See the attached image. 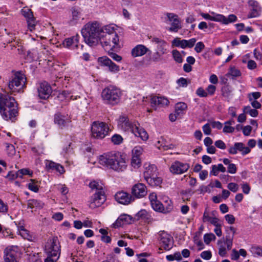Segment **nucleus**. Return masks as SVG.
Listing matches in <instances>:
<instances>
[{"mask_svg": "<svg viewBox=\"0 0 262 262\" xmlns=\"http://www.w3.org/2000/svg\"><path fill=\"white\" fill-rule=\"evenodd\" d=\"M99 163L106 167L117 172H122L127 167L125 156L117 151L104 153L99 157Z\"/></svg>", "mask_w": 262, "mask_h": 262, "instance_id": "1", "label": "nucleus"}, {"mask_svg": "<svg viewBox=\"0 0 262 262\" xmlns=\"http://www.w3.org/2000/svg\"><path fill=\"white\" fill-rule=\"evenodd\" d=\"M44 252L47 255L45 262H56L59 259L61 253V245L56 236L49 238L45 243Z\"/></svg>", "mask_w": 262, "mask_h": 262, "instance_id": "2", "label": "nucleus"}, {"mask_svg": "<svg viewBox=\"0 0 262 262\" xmlns=\"http://www.w3.org/2000/svg\"><path fill=\"white\" fill-rule=\"evenodd\" d=\"M84 41L90 46L96 45L100 41L101 29L97 23H88L81 30Z\"/></svg>", "mask_w": 262, "mask_h": 262, "instance_id": "3", "label": "nucleus"}, {"mask_svg": "<svg viewBox=\"0 0 262 262\" xmlns=\"http://www.w3.org/2000/svg\"><path fill=\"white\" fill-rule=\"evenodd\" d=\"M122 95V91L119 88L111 85L102 90L101 97L106 104L115 105L119 103Z\"/></svg>", "mask_w": 262, "mask_h": 262, "instance_id": "4", "label": "nucleus"}, {"mask_svg": "<svg viewBox=\"0 0 262 262\" xmlns=\"http://www.w3.org/2000/svg\"><path fill=\"white\" fill-rule=\"evenodd\" d=\"M27 78L20 71L14 72L9 79L8 87L12 93H19L26 88Z\"/></svg>", "mask_w": 262, "mask_h": 262, "instance_id": "5", "label": "nucleus"}, {"mask_svg": "<svg viewBox=\"0 0 262 262\" xmlns=\"http://www.w3.org/2000/svg\"><path fill=\"white\" fill-rule=\"evenodd\" d=\"M100 42L103 49L108 52L120 48L122 46L118 34H102Z\"/></svg>", "mask_w": 262, "mask_h": 262, "instance_id": "6", "label": "nucleus"}, {"mask_svg": "<svg viewBox=\"0 0 262 262\" xmlns=\"http://www.w3.org/2000/svg\"><path fill=\"white\" fill-rule=\"evenodd\" d=\"M109 127L103 122L94 121L91 125L92 136L95 139H102L108 134Z\"/></svg>", "mask_w": 262, "mask_h": 262, "instance_id": "7", "label": "nucleus"}, {"mask_svg": "<svg viewBox=\"0 0 262 262\" xmlns=\"http://www.w3.org/2000/svg\"><path fill=\"white\" fill-rule=\"evenodd\" d=\"M22 252L17 246H12L7 247L4 251L5 262H17Z\"/></svg>", "mask_w": 262, "mask_h": 262, "instance_id": "8", "label": "nucleus"}, {"mask_svg": "<svg viewBox=\"0 0 262 262\" xmlns=\"http://www.w3.org/2000/svg\"><path fill=\"white\" fill-rule=\"evenodd\" d=\"M106 200L104 190L95 192L90 200L89 206L92 209H95L101 206Z\"/></svg>", "mask_w": 262, "mask_h": 262, "instance_id": "9", "label": "nucleus"}, {"mask_svg": "<svg viewBox=\"0 0 262 262\" xmlns=\"http://www.w3.org/2000/svg\"><path fill=\"white\" fill-rule=\"evenodd\" d=\"M135 223L133 217L126 214L120 215L116 222L112 224V227L114 228H123L125 225Z\"/></svg>", "mask_w": 262, "mask_h": 262, "instance_id": "10", "label": "nucleus"}, {"mask_svg": "<svg viewBox=\"0 0 262 262\" xmlns=\"http://www.w3.org/2000/svg\"><path fill=\"white\" fill-rule=\"evenodd\" d=\"M166 16L167 21L171 24V27L168 29L169 31L177 32L179 29H181V21L177 14L167 13Z\"/></svg>", "mask_w": 262, "mask_h": 262, "instance_id": "11", "label": "nucleus"}, {"mask_svg": "<svg viewBox=\"0 0 262 262\" xmlns=\"http://www.w3.org/2000/svg\"><path fill=\"white\" fill-rule=\"evenodd\" d=\"M131 193L134 199L142 198L147 193V188L143 183H137L132 187Z\"/></svg>", "mask_w": 262, "mask_h": 262, "instance_id": "12", "label": "nucleus"}, {"mask_svg": "<svg viewBox=\"0 0 262 262\" xmlns=\"http://www.w3.org/2000/svg\"><path fill=\"white\" fill-rule=\"evenodd\" d=\"M189 168L188 164L176 161L170 166L169 170L173 174H181L186 172Z\"/></svg>", "mask_w": 262, "mask_h": 262, "instance_id": "13", "label": "nucleus"}, {"mask_svg": "<svg viewBox=\"0 0 262 262\" xmlns=\"http://www.w3.org/2000/svg\"><path fill=\"white\" fill-rule=\"evenodd\" d=\"M151 41L157 45V52L164 55L168 53V44L165 40L157 37H151Z\"/></svg>", "mask_w": 262, "mask_h": 262, "instance_id": "14", "label": "nucleus"}, {"mask_svg": "<svg viewBox=\"0 0 262 262\" xmlns=\"http://www.w3.org/2000/svg\"><path fill=\"white\" fill-rule=\"evenodd\" d=\"M0 113L4 119L6 120H10L12 121H13V120L16 116L18 112L14 104L13 106H10L6 107V108L0 110Z\"/></svg>", "mask_w": 262, "mask_h": 262, "instance_id": "15", "label": "nucleus"}, {"mask_svg": "<svg viewBox=\"0 0 262 262\" xmlns=\"http://www.w3.org/2000/svg\"><path fill=\"white\" fill-rule=\"evenodd\" d=\"M98 62L100 66L108 67L109 71L111 72L115 73L119 71V67L106 56L99 57L98 59Z\"/></svg>", "mask_w": 262, "mask_h": 262, "instance_id": "16", "label": "nucleus"}, {"mask_svg": "<svg viewBox=\"0 0 262 262\" xmlns=\"http://www.w3.org/2000/svg\"><path fill=\"white\" fill-rule=\"evenodd\" d=\"M71 122V118L68 115L58 113L54 115V122L61 128L67 126Z\"/></svg>", "mask_w": 262, "mask_h": 262, "instance_id": "17", "label": "nucleus"}, {"mask_svg": "<svg viewBox=\"0 0 262 262\" xmlns=\"http://www.w3.org/2000/svg\"><path fill=\"white\" fill-rule=\"evenodd\" d=\"M21 14L27 19L28 29L32 31L35 29L36 21L31 10L24 8L21 10Z\"/></svg>", "mask_w": 262, "mask_h": 262, "instance_id": "18", "label": "nucleus"}, {"mask_svg": "<svg viewBox=\"0 0 262 262\" xmlns=\"http://www.w3.org/2000/svg\"><path fill=\"white\" fill-rule=\"evenodd\" d=\"M52 92L51 86L46 82H41L38 88V96L41 99H46Z\"/></svg>", "mask_w": 262, "mask_h": 262, "instance_id": "19", "label": "nucleus"}, {"mask_svg": "<svg viewBox=\"0 0 262 262\" xmlns=\"http://www.w3.org/2000/svg\"><path fill=\"white\" fill-rule=\"evenodd\" d=\"M118 125L120 128L124 131L130 132L133 133V129L137 126L136 124H132L128 119L124 116H120L118 119Z\"/></svg>", "mask_w": 262, "mask_h": 262, "instance_id": "20", "label": "nucleus"}, {"mask_svg": "<svg viewBox=\"0 0 262 262\" xmlns=\"http://www.w3.org/2000/svg\"><path fill=\"white\" fill-rule=\"evenodd\" d=\"M160 241L163 245L164 249L165 250H168L171 248L172 242V237L171 235L168 234L164 230H161L159 232Z\"/></svg>", "mask_w": 262, "mask_h": 262, "instance_id": "21", "label": "nucleus"}, {"mask_svg": "<svg viewBox=\"0 0 262 262\" xmlns=\"http://www.w3.org/2000/svg\"><path fill=\"white\" fill-rule=\"evenodd\" d=\"M115 199L119 203L127 205L134 201V198L129 194L124 191L118 192L115 194Z\"/></svg>", "mask_w": 262, "mask_h": 262, "instance_id": "22", "label": "nucleus"}, {"mask_svg": "<svg viewBox=\"0 0 262 262\" xmlns=\"http://www.w3.org/2000/svg\"><path fill=\"white\" fill-rule=\"evenodd\" d=\"M15 102L14 98L9 95L0 94V110L13 106Z\"/></svg>", "mask_w": 262, "mask_h": 262, "instance_id": "23", "label": "nucleus"}, {"mask_svg": "<svg viewBox=\"0 0 262 262\" xmlns=\"http://www.w3.org/2000/svg\"><path fill=\"white\" fill-rule=\"evenodd\" d=\"M169 103L168 99L164 97L153 96L150 98V104L152 107L167 106Z\"/></svg>", "mask_w": 262, "mask_h": 262, "instance_id": "24", "label": "nucleus"}, {"mask_svg": "<svg viewBox=\"0 0 262 262\" xmlns=\"http://www.w3.org/2000/svg\"><path fill=\"white\" fill-rule=\"evenodd\" d=\"M249 5L251 7V12L248 15V18H253L258 16L261 12V8L258 3L254 0L249 1Z\"/></svg>", "mask_w": 262, "mask_h": 262, "instance_id": "25", "label": "nucleus"}, {"mask_svg": "<svg viewBox=\"0 0 262 262\" xmlns=\"http://www.w3.org/2000/svg\"><path fill=\"white\" fill-rule=\"evenodd\" d=\"M144 177L146 181L153 176H156L157 167L155 165L146 163L144 165Z\"/></svg>", "mask_w": 262, "mask_h": 262, "instance_id": "26", "label": "nucleus"}, {"mask_svg": "<svg viewBox=\"0 0 262 262\" xmlns=\"http://www.w3.org/2000/svg\"><path fill=\"white\" fill-rule=\"evenodd\" d=\"M79 36L78 35L66 38L63 41L64 47L75 49L78 48Z\"/></svg>", "mask_w": 262, "mask_h": 262, "instance_id": "27", "label": "nucleus"}, {"mask_svg": "<svg viewBox=\"0 0 262 262\" xmlns=\"http://www.w3.org/2000/svg\"><path fill=\"white\" fill-rule=\"evenodd\" d=\"M149 49L143 45H138L134 47L131 52L132 56L133 57H137L145 55Z\"/></svg>", "mask_w": 262, "mask_h": 262, "instance_id": "28", "label": "nucleus"}, {"mask_svg": "<svg viewBox=\"0 0 262 262\" xmlns=\"http://www.w3.org/2000/svg\"><path fill=\"white\" fill-rule=\"evenodd\" d=\"M74 227L77 229H80L83 227L84 228H97V227L94 226V223L88 219L84 220L83 222L75 221L74 222Z\"/></svg>", "mask_w": 262, "mask_h": 262, "instance_id": "29", "label": "nucleus"}, {"mask_svg": "<svg viewBox=\"0 0 262 262\" xmlns=\"http://www.w3.org/2000/svg\"><path fill=\"white\" fill-rule=\"evenodd\" d=\"M133 134L136 137H140L142 140L146 141L148 139V135L144 129L140 128L137 125L133 129Z\"/></svg>", "mask_w": 262, "mask_h": 262, "instance_id": "30", "label": "nucleus"}, {"mask_svg": "<svg viewBox=\"0 0 262 262\" xmlns=\"http://www.w3.org/2000/svg\"><path fill=\"white\" fill-rule=\"evenodd\" d=\"M46 168L49 170H55L60 174L65 172L64 167L61 165L51 161L47 162Z\"/></svg>", "mask_w": 262, "mask_h": 262, "instance_id": "31", "label": "nucleus"}, {"mask_svg": "<svg viewBox=\"0 0 262 262\" xmlns=\"http://www.w3.org/2000/svg\"><path fill=\"white\" fill-rule=\"evenodd\" d=\"M164 207L165 213L170 212L173 209V204L171 200L167 196L161 198Z\"/></svg>", "mask_w": 262, "mask_h": 262, "instance_id": "32", "label": "nucleus"}, {"mask_svg": "<svg viewBox=\"0 0 262 262\" xmlns=\"http://www.w3.org/2000/svg\"><path fill=\"white\" fill-rule=\"evenodd\" d=\"M156 145L158 148L163 150H167L173 148L172 144H167L166 141L162 137L157 141Z\"/></svg>", "mask_w": 262, "mask_h": 262, "instance_id": "33", "label": "nucleus"}, {"mask_svg": "<svg viewBox=\"0 0 262 262\" xmlns=\"http://www.w3.org/2000/svg\"><path fill=\"white\" fill-rule=\"evenodd\" d=\"M17 233L23 238L32 241L35 238V236L30 230H17Z\"/></svg>", "mask_w": 262, "mask_h": 262, "instance_id": "34", "label": "nucleus"}, {"mask_svg": "<svg viewBox=\"0 0 262 262\" xmlns=\"http://www.w3.org/2000/svg\"><path fill=\"white\" fill-rule=\"evenodd\" d=\"M116 26L114 24H110L103 26L101 29V33L103 34H117L116 32Z\"/></svg>", "mask_w": 262, "mask_h": 262, "instance_id": "35", "label": "nucleus"}, {"mask_svg": "<svg viewBox=\"0 0 262 262\" xmlns=\"http://www.w3.org/2000/svg\"><path fill=\"white\" fill-rule=\"evenodd\" d=\"M44 204L40 201L35 199L29 200L28 201V208L31 209H40L43 207Z\"/></svg>", "mask_w": 262, "mask_h": 262, "instance_id": "36", "label": "nucleus"}, {"mask_svg": "<svg viewBox=\"0 0 262 262\" xmlns=\"http://www.w3.org/2000/svg\"><path fill=\"white\" fill-rule=\"evenodd\" d=\"M234 235L233 230H226L225 244L228 250H230L232 248V240Z\"/></svg>", "mask_w": 262, "mask_h": 262, "instance_id": "37", "label": "nucleus"}, {"mask_svg": "<svg viewBox=\"0 0 262 262\" xmlns=\"http://www.w3.org/2000/svg\"><path fill=\"white\" fill-rule=\"evenodd\" d=\"M187 108V104L184 102L177 103L175 107V113L178 116H180L184 113Z\"/></svg>", "mask_w": 262, "mask_h": 262, "instance_id": "38", "label": "nucleus"}, {"mask_svg": "<svg viewBox=\"0 0 262 262\" xmlns=\"http://www.w3.org/2000/svg\"><path fill=\"white\" fill-rule=\"evenodd\" d=\"M89 187L92 190H95L96 192L104 190L103 184L100 182L92 181L89 184Z\"/></svg>", "mask_w": 262, "mask_h": 262, "instance_id": "39", "label": "nucleus"}, {"mask_svg": "<svg viewBox=\"0 0 262 262\" xmlns=\"http://www.w3.org/2000/svg\"><path fill=\"white\" fill-rule=\"evenodd\" d=\"M133 219H135V222L140 220L145 221L148 219L147 212L145 210H141L135 215Z\"/></svg>", "mask_w": 262, "mask_h": 262, "instance_id": "40", "label": "nucleus"}, {"mask_svg": "<svg viewBox=\"0 0 262 262\" xmlns=\"http://www.w3.org/2000/svg\"><path fill=\"white\" fill-rule=\"evenodd\" d=\"M236 148H237V151L241 152L243 155L248 154L251 151L249 147L245 146L244 144L241 142L236 143Z\"/></svg>", "mask_w": 262, "mask_h": 262, "instance_id": "41", "label": "nucleus"}, {"mask_svg": "<svg viewBox=\"0 0 262 262\" xmlns=\"http://www.w3.org/2000/svg\"><path fill=\"white\" fill-rule=\"evenodd\" d=\"M162 181L161 178L155 176H153L146 180V182L152 186H159L162 183Z\"/></svg>", "mask_w": 262, "mask_h": 262, "instance_id": "42", "label": "nucleus"}, {"mask_svg": "<svg viewBox=\"0 0 262 262\" xmlns=\"http://www.w3.org/2000/svg\"><path fill=\"white\" fill-rule=\"evenodd\" d=\"M24 250L26 255L29 256V260L31 261H33L34 257L39 255L37 253L33 252L32 248L30 247L24 248Z\"/></svg>", "mask_w": 262, "mask_h": 262, "instance_id": "43", "label": "nucleus"}, {"mask_svg": "<svg viewBox=\"0 0 262 262\" xmlns=\"http://www.w3.org/2000/svg\"><path fill=\"white\" fill-rule=\"evenodd\" d=\"M196 41V39L195 38H192L189 40L182 39V49L193 47Z\"/></svg>", "mask_w": 262, "mask_h": 262, "instance_id": "44", "label": "nucleus"}, {"mask_svg": "<svg viewBox=\"0 0 262 262\" xmlns=\"http://www.w3.org/2000/svg\"><path fill=\"white\" fill-rule=\"evenodd\" d=\"M151 205L153 209L155 211L165 213L163 204L160 201L157 200L154 203H152Z\"/></svg>", "mask_w": 262, "mask_h": 262, "instance_id": "45", "label": "nucleus"}, {"mask_svg": "<svg viewBox=\"0 0 262 262\" xmlns=\"http://www.w3.org/2000/svg\"><path fill=\"white\" fill-rule=\"evenodd\" d=\"M37 183V181L34 179H30V182L27 185L28 189L34 192H37L39 190Z\"/></svg>", "mask_w": 262, "mask_h": 262, "instance_id": "46", "label": "nucleus"}, {"mask_svg": "<svg viewBox=\"0 0 262 262\" xmlns=\"http://www.w3.org/2000/svg\"><path fill=\"white\" fill-rule=\"evenodd\" d=\"M241 75V73L239 70L235 68L234 67H231L229 69L228 73L227 74V76H231L232 78L239 77Z\"/></svg>", "mask_w": 262, "mask_h": 262, "instance_id": "47", "label": "nucleus"}, {"mask_svg": "<svg viewBox=\"0 0 262 262\" xmlns=\"http://www.w3.org/2000/svg\"><path fill=\"white\" fill-rule=\"evenodd\" d=\"M163 55L158 52H155L150 57V60L154 62H158L164 60Z\"/></svg>", "mask_w": 262, "mask_h": 262, "instance_id": "48", "label": "nucleus"}, {"mask_svg": "<svg viewBox=\"0 0 262 262\" xmlns=\"http://www.w3.org/2000/svg\"><path fill=\"white\" fill-rule=\"evenodd\" d=\"M172 55L176 62L179 63L183 62V58L181 53L177 50H173L172 51Z\"/></svg>", "mask_w": 262, "mask_h": 262, "instance_id": "49", "label": "nucleus"}, {"mask_svg": "<svg viewBox=\"0 0 262 262\" xmlns=\"http://www.w3.org/2000/svg\"><path fill=\"white\" fill-rule=\"evenodd\" d=\"M250 251L254 256H262V248L258 246H252Z\"/></svg>", "mask_w": 262, "mask_h": 262, "instance_id": "50", "label": "nucleus"}, {"mask_svg": "<svg viewBox=\"0 0 262 262\" xmlns=\"http://www.w3.org/2000/svg\"><path fill=\"white\" fill-rule=\"evenodd\" d=\"M143 149L142 147L137 146L135 147L132 150V156L140 158L143 153Z\"/></svg>", "mask_w": 262, "mask_h": 262, "instance_id": "51", "label": "nucleus"}, {"mask_svg": "<svg viewBox=\"0 0 262 262\" xmlns=\"http://www.w3.org/2000/svg\"><path fill=\"white\" fill-rule=\"evenodd\" d=\"M222 95L229 100L231 96V90L228 86H224L222 89Z\"/></svg>", "mask_w": 262, "mask_h": 262, "instance_id": "52", "label": "nucleus"}, {"mask_svg": "<svg viewBox=\"0 0 262 262\" xmlns=\"http://www.w3.org/2000/svg\"><path fill=\"white\" fill-rule=\"evenodd\" d=\"M100 232L102 234L101 239L106 243H110L111 242V238L110 236L107 235V230H99Z\"/></svg>", "mask_w": 262, "mask_h": 262, "instance_id": "53", "label": "nucleus"}, {"mask_svg": "<svg viewBox=\"0 0 262 262\" xmlns=\"http://www.w3.org/2000/svg\"><path fill=\"white\" fill-rule=\"evenodd\" d=\"M112 142L116 145L121 144L123 141L122 137L118 134L113 135L111 138Z\"/></svg>", "mask_w": 262, "mask_h": 262, "instance_id": "54", "label": "nucleus"}, {"mask_svg": "<svg viewBox=\"0 0 262 262\" xmlns=\"http://www.w3.org/2000/svg\"><path fill=\"white\" fill-rule=\"evenodd\" d=\"M131 165L134 168H138L140 167L141 165V159L137 157L132 156Z\"/></svg>", "mask_w": 262, "mask_h": 262, "instance_id": "55", "label": "nucleus"}, {"mask_svg": "<svg viewBox=\"0 0 262 262\" xmlns=\"http://www.w3.org/2000/svg\"><path fill=\"white\" fill-rule=\"evenodd\" d=\"M6 145L8 155L9 156L14 155L15 154V149L14 146L12 144L9 143H6Z\"/></svg>", "mask_w": 262, "mask_h": 262, "instance_id": "56", "label": "nucleus"}, {"mask_svg": "<svg viewBox=\"0 0 262 262\" xmlns=\"http://www.w3.org/2000/svg\"><path fill=\"white\" fill-rule=\"evenodd\" d=\"M215 236L213 233L205 234L204 236V242L206 244H209L211 241L214 240Z\"/></svg>", "mask_w": 262, "mask_h": 262, "instance_id": "57", "label": "nucleus"}, {"mask_svg": "<svg viewBox=\"0 0 262 262\" xmlns=\"http://www.w3.org/2000/svg\"><path fill=\"white\" fill-rule=\"evenodd\" d=\"M224 24L227 25L229 23H233L236 21L237 17L234 14H230L228 17L225 16Z\"/></svg>", "mask_w": 262, "mask_h": 262, "instance_id": "58", "label": "nucleus"}, {"mask_svg": "<svg viewBox=\"0 0 262 262\" xmlns=\"http://www.w3.org/2000/svg\"><path fill=\"white\" fill-rule=\"evenodd\" d=\"M214 15L213 16V19L212 21H217V22H221L224 24V21H225V16L222 14H214Z\"/></svg>", "mask_w": 262, "mask_h": 262, "instance_id": "59", "label": "nucleus"}, {"mask_svg": "<svg viewBox=\"0 0 262 262\" xmlns=\"http://www.w3.org/2000/svg\"><path fill=\"white\" fill-rule=\"evenodd\" d=\"M203 131L206 135H209L211 133V124L210 123H206L202 127Z\"/></svg>", "mask_w": 262, "mask_h": 262, "instance_id": "60", "label": "nucleus"}, {"mask_svg": "<svg viewBox=\"0 0 262 262\" xmlns=\"http://www.w3.org/2000/svg\"><path fill=\"white\" fill-rule=\"evenodd\" d=\"M204 48L205 45L204 43L202 41H199L196 43L194 48V51L196 53H199L201 52Z\"/></svg>", "mask_w": 262, "mask_h": 262, "instance_id": "61", "label": "nucleus"}, {"mask_svg": "<svg viewBox=\"0 0 262 262\" xmlns=\"http://www.w3.org/2000/svg\"><path fill=\"white\" fill-rule=\"evenodd\" d=\"M72 18L74 20H78L80 17V11L75 8L73 9L72 11Z\"/></svg>", "mask_w": 262, "mask_h": 262, "instance_id": "62", "label": "nucleus"}, {"mask_svg": "<svg viewBox=\"0 0 262 262\" xmlns=\"http://www.w3.org/2000/svg\"><path fill=\"white\" fill-rule=\"evenodd\" d=\"M261 96V94L260 92H253L249 94V101H251L252 99L256 100L258 99Z\"/></svg>", "mask_w": 262, "mask_h": 262, "instance_id": "63", "label": "nucleus"}, {"mask_svg": "<svg viewBox=\"0 0 262 262\" xmlns=\"http://www.w3.org/2000/svg\"><path fill=\"white\" fill-rule=\"evenodd\" d=\"M177 82L180 87H186L188 85L187 80L183 77L179 78Z\"/></svg>", "mask_w": 262, "mask_h": 262, "instance_id": "64", "label": "nucleus"}]
</instances>
